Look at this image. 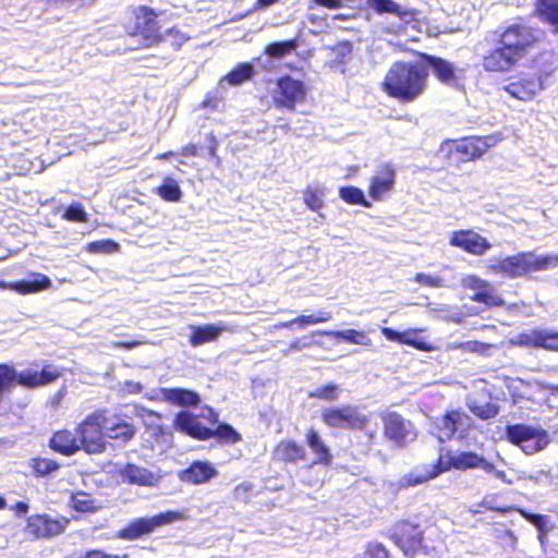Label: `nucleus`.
I'll return each instance as SVG.
<instances>
[{
  "mask_svg": "<svg viewBox=\"0 0 558 558\" xmlns=\"http://www.w3.org/2000/svg\"><path fill=\"white\" fill-rule=\"evenodd\" d=\"M414 281L424 287L440 288L444 280L439 276H432L424 272H417L414 276Z\"/></svg>",
  "mask_w": 558,
  "mask_h": 558,
  "instance_id": "nucleus-54",
  "label": "nucleus"
},
{
  "mask_svg": "<svg viewBox=\"0 0 558 558\" xmlns=\"http://www.w3.org/2000/svg\"><path fill=\"white\" fill-rule=\"evenodd\" d=\"M305 442L314 456L313 464L328 466L331 464L333 456L330 447L325 442L320 434L314 427L305 430Z\"/></svg>",
  "mask_w": 558,
  "mask_h": 558,
  "instance_id": "nucleus-24",
  "label": "nucleus"
},
{
  "mask_svg": "<svg viewBox=\"0 0 558 558\" xmlns=\"http://www.w3.org/2000/svg\"><path fill=\"white\" fill-rule=\"evenodd\" d=\"M255 75L254 66L248 62L238 63L228 74L225 80L232 86H238L246 81H250Z\"/></svg>",
  "mask_w": 558,
  "mask_h": 558,
  "instance_id": "nucleus-41",
  "label": "nucleus"
},
{
  "mask_svg": "<svg viewBox=\"0 0 558 558\" xmlns=\"http://www.w3.org/2000/svg\"><path fill=\"white\" fill-rule=\"evenodd\" d=\"M500 133L488 135H469L451 141L450 154L461 162H470L482 158L490 148L501 142Z\"/></svg>",
  "mask_w": 558,
  "mask_h": 558,
  "instance_id": "nucleus-9",
  "label": "nucleus"
},
{
  "mask_svg": "<svg viewBox=\"0 0 558 558\" xmlns=\"http://www.w3.org/2000/svg\"><path fill=\"white\" fill-rule=\"evenodd\" d=\"M505 435L509 442L519 446L527 454L543 450L550 442L544 428L521 423L507 425Z\"/></svg>",
  "mask_w": 558,
  "mask_h": 558,
  "instance_id": "nucleus-11",
  "label": "nucleus"
},
{
  "mask_svg": "<svg viewBox=\"0 0 558 558\" xmlns=\"http://www.w3.org/2000/svg\"><path fill=\"white\" fill-rule=\"evenodd\" d=\"M452 454L439 456L438 459L430 468L424 466L422 471L418 469L412 470L411 472L403 475L398 482L399 489H408L410 487L424 484L439 474L453 469Z\"/></svg>",
  "mask_w": 558,
  "mask_h": 558,
  "instance_id": "nucleus-16",
  "label": "nucleus"
},
{
  "mask_svg": "<svg viewBox=\"0 0 558 558\" xmlns=\"http://www.w3.org/2000/svg\"><path fill=\"white\" fill-rule=\"evenodd\" d=\"M314 2L327 9H340L342 7V0H314Z\"/></svg>",
  "mask_w": 558,
  "mask_h": 558,
  "instance_id": "nucleus-61",
  "label": "nucleus"
},
{
  "mask_svg": "<svg viewBox=\"0 0 558 558\" xmlns=\"http://www.w3.org/2000/svg\"><path fill=\"white\" fill-rule=\"evenodd\" d=\"M137 426L128 414L111 413L107 409L106 437L120 445H126L134 439Z\"/></svg>",
  "mask_w": 558,
  "mask_h": 558,
  "instance_id": "nucleus-17",
  "label": "nucleus"
},
{
  "mask_svg": "<svg viewBox=\"0 0 558 558\" xmlns=\"http://www.w3.org/2000/svg\"><path fill=\"white\" fill-rule=\"evenodd\" d=\"M332 318L330 312L327 311H318L315 314L311 315H300L290 320L281 323L279 326L282 328H305L308 325L322 324L329 322Z\"/></svg>",
  "mask_w": 558,
  "mask_h": 558,
  "instance_id": "nucleus-36",
  "label": "nucleus"
},
{
  "mask_svg": "<svg viewBox=\"0 0 558 558\" xmlns=\"http://www.w3.org/2000/svg\"><path fill=\"white\" fill-rule=\"evenodd\" d=\"M323 336H330L339 341H344L351 344L371 345L372 341L363 330L347 329V330H328L319 332Z\"/></svg>",
  "mask_w": 558,
  "mask_h": 558,
  "instance_id": "nucleus-35",
  "label": "nucleus"
},
{
  "mask_svg": "<svg viewBox=\"0 0 558 558\" xmlns=\"http://www.w3.org/2000/svg\"><path fill=\"white\" fill-rule=\"evenodd\" d=\"M533 14L558 34V0H534Z\"/></svg>",
  "mask_w": 558,
  "mask_h": 558,
  "instance_id": "nucleus-31",
  "label": "nucleus"
},
{
  "mask_svg": "<svg viewBox=\"0 0 558 558\" xmlns=\"http://www.w3.org/2000/svg\"><path fill=\"white\" fill-rule=\"evenodd\" d=\"M207 137H208V141H209V145H208V148H207L208 156L210 158H217L218 141H217V138L215 137V135L211 132L208 134Z\"/></svg>",
  "mask_w": 558,
  "mask_h": 558,
  "instance_id": "nucleus-60",
  "label": "nucleus"
},
{
  "mask_svg": "<svg viewBox=\"0 0 558 558\" xmlns=\"http://www.w3.org/2000/svg\"><path fill=\"white\" fill-rule=\"evenodd\" d=\"M303 202L313 211L324 207V191L318 187L306 186L303 191Z\"/></svg>",
  "mask_w": 558,
  "mask_h": 558,
  "instance_id": "nucleus-46",
  "label": "nucleus"
},
{
  "mask_svg": "<svg viewBox=\"0 0 558 558\" xmlns=\"http://www.w3.org/2000/svg\"><path fill=\"white\" fill-rule=\"evenodd\" d=\"M425 531L421 523L413 518H402L395 521L387 537L407 558L428 556L434 548L425 541Z\"/></svg>",
  "mask_w": 558,
  "mask_h": 558,
  "instance_id": "nucleus-5",
  "label": "nucleus"
},
{
  "mask_svg": "<svg viewBox=\"0 0 558 558\" xmlns=\"http://www.w3.org/2000/svg\"><path fill=\"white\" fill-rule=\"evenodd\" d=\"M172 427L195 440L205 441L215 438L219 444L234 445L242 440L241 434L229 423H219V414L210 407L204 408L199 414L179 411L173 418Z\"/></svg>",
  "mask_w": 558,
  "mask_h": 558,
  "instance_id": "nucleus-3",
  "label": "nucleus"
},
{
  "mask_svg": "<svg viewBox=\"0 0 558 558\" xmlns=\"http://www.w3.org/2000/svg\"><path fill=\"white\" fill-rule=\"evenodd\" d=\"M453 469L464 471L469 469L483 468L486 471L494 469L493 463L488 462L483 456L473 451H461L452 454Z\"/></svg>",
  "mask_w": 558,
  "mask_h": 558,
  "instance_id": "nucleus-33",
  "label": "nucleus"
},
{
  "mask_svg": "<svg viewBox=\"0 0 558 558\" xmlns=\"http://www.w3.org/2000/svg\"><path fill=\"white\" fill-rule=\"evenodd\" d=\"M90 253H114L120 248L119 243L111 239L89 242L86 246Z\"/></svg>",
  "mask_w": 558,
  "mask_h": 558,
  "instance_id": "nucleus-50",
  "label": "nucleus"
},
{
  "mask_svg": "<svg viewBox=\"0 0 558 558\" xmlns=\"http://www.w3.org/2000/svg\"><path fill=\"white\" fill-rule=\"evenodd\" d=\"M227 330L225 326L217 325H204L193 327V330L189 337V341L193 347L201 345L206 342L215 341L220 332Z\"/></svg>",
  "mask_w": 558,
  "mask_h": 558,
  "instance_id": "nucleus-34",
  "label": "nucleus"
},
{
  "mask_svg": "<svg viewBox=\"0 0 558 558\" xmlns=\"http://www.w3.org/2000/svg\"><path fill=\"white\" fill-rule=\"evenodd\" d=\"M184 519L185 515L178 510H167L153 517L136 518L119 530L118 537L128 541H135L153 533L160 526Z\"/></svg>",
  "mask_w": 558,
  "mask_h": 558,
  "instance_id": "nucleus-10",
  "label": "nucleus"
},
{
  "mask_svg": "<svg viewBox=\"0 0 558 558\" xmlns=\"http://www.w3.org/2000/svg\"><path fill=\"white\" fill-rule=\"evenodd\" d=\"M319 332L320 331H315V332H312L310 335H305V336H302L300 338H296V339L292 340L289 343V350L290 351H299V350L308 348L314 342V336L316 333L320 335Z\"/></svg>",
  "mask_w": 558,
  "mask_h": 558,
  "instance_id": "nucleus-55",
  "label": "nucleus"
},
{
  "mask_svg": "<svg viewBox=\"0 0 558 558\" xmlns=\"http://www.w3.org/2000/svg\"><path fill=\"white\" fill-rule=\"evenodd\" d=\"M449 244L474 256H482L492 247V243L485 236L472 229L452 231L450 233Z\"/></svg>",
  "mask_w": 558,
  "mask_h": 558,
  "instance_id": "nucleus-18",
  "label": "nucleus"
},
{
  "mask_svg": "<svg viewBox=\"0 0 558 558\" xmlns=\"http://www.w3.org/2000/svg\"><path fill=\"white\" fill-rule=\"evenodd\" d=\"M162 34L170 37V44L175 50L180 49L186 41L190 40V36L182 32L177 25L168 28Z\"/></svg>",
  "mask_w": 558,
  "mask_h": 558,
  "instance_id": "nucleus-53",
  "label": "nucleus"
},
{
  "mask_svg": "<svg viewBox=\"0 0 558 558\" xmlns=\"http://www.w3.org/2000/svg\"><path fill=\"white\" fill-rule=\"evenodd\" d=\"M341 393L340 387L335 383H327L322 386H318L314 390H311L307 396L311 399L325 400V401H336Z\"/></svg>",
  "mask_w": 558,
  "mask_h": 558,
  "instance_id": "nucleus-44",
  "label": "nucleus"
},
{
  "mask_svg": "<svg viewBox=\"0 0 558 558\" xmlns=\"http://www.w3.org/2000/svg\"><path fill=\"white\" fill-rule=\"evenodd\" d=\"M28 509L29 506L25 501H16L14 505L10 507V510L20 517L25 515L28 512Z\"/></svg>",
  "mask_w": 558,
  "mask_h": 558,
  "instance_id": "nucleus-59",
  "label": "nucleus"
},
{
  "mask_svg": "<svg viewBox=\"0 0 558 558\" xmlns=\"http://www.w3.org/2000/svg\"><path fill=\"white\" fill-rule=\"evenodd\" d=\"M131 17L132 21L123 26L124 32L131 37L140 36L143 47H158L165 41L155 9L145 4L137 5L132 9Z\"/></svg>",
  "mask_w": 558,
  "mask_h": 558,
  "instance_id": "nucleus-7",
  "label": "nucleus"
},
{
  "mask_svg": "<svg viewBox=\"0 0 558 558\" xmlns=\"http://www.w3.org/2000/svg\"><path fill=\"white\" fill-rule=\"evenodd\" d=\"M274 456L284 463H295L306 459V451L295 439L288 438L280 440L274 448Z\"/></svg>",
  "mask_w": 558,
  "mask_h": 558,
  "instance_id": "nucleus-29",
  "label": "nucleus"
},
{
  "mask_svg": "<svg viewBox=\"0 0 558 558\" xmlns=\"http://www.w3.org/2000/svg\"><path fill=\"white\" fill-rule=\"evenodd\" d=\"M300 45L298 37L282 41H272L265 46L264 53L270 58L281 59L291 54Z\"/></svg>",
  "mask_w": 558,
  "mask_h": 558,
  "instance_id": "nucleus-37",
  "label": "nucleus"
},
{
  "mask_svg": "<svg viewBox=\"0 0 558 558\" xmlns=\"http://www.w3.org/2000/svg\"><path fill=\"white\" fill-rule=\"evenodd\" d=\"M140 343L141 342L136 341V340H133V341H121V342H117L116 347L117 348H122V349H132L134 347H137Z\"/></svg>",
  "mask_w": 558,
  "mask_h": 558,
  "instance_id": "nucleus-63",
  "label": "nucleus"
},
{
  "mask_svg": "<svg viewBox=\"0 0 558 558\" xmlns=\"http://www.w3.org/2000/svg\"><path fill=\"white\" fill-rule=\"evenodd\" d=\"M469 418L466 413L460 409L447 411L435 421V429L439 440H450L454 437L458 427Z\"/></svg>",
  "mask_w": 558,
  "mask_h": 558,
  "instance_id": "nucleus-23",
  "label": "nucleus"
},
{
  "mask_svg": "<svg viewBox=\"0 0 558 558\" xmlns=\"http://www.w3.org/2000/svg\"><path fill=\"white\" fill-rule=\"evenodd\" d=\"M218 475L215 465L206 460L193 461L187 468L179 472V478L183 483L202 485L208 483Z\"/></svg>",
  "mask_w": 558,
  "mask_h": 558,
  "instance_id": "nucleus-21",
  "label": "nucleus"
},
{
  "mask_svg": "<svg viewBox=\"0 0 558 558\" xmlns=\"http://www.w3.org/2000/svg\"><path fill=\"white\" fill-rule=\"evenodd\" d=\"M62 218L72 222H86L88 215L81 203L73 202L64 209Z\"/></svg>",
  "mask_w": 558,
  "mask_h": 558,
  "instance_id": "nucleus-49",
  "label": "nucleus"
},
{
  "mask_svg": "<svg viewBox=\"0 0 558 558\" xmlns=\"http://www.w3.org/2000/svg\"><path fill=\"white\" fill-rule=\"evenodd\" d=\"M519 342L531 348H543L548 351L558 352V332L533 329L529 332L520 333Z\"/></svg>",
  "mask_w": 558,
  "mask_h": 558,
  "instance_id": "nucleus-27",
  "label": "nucleus"
},
{
  "mask_svg": "<svg viewBox=\"0 0 558 558\" xmlns=\"http://www.w3.org/2000/svg\"><path fill=\"white\" fill-rule=\"evenodd\" d=\"M490 347H492L490 344L484 343L481 341L469 342V348L471 349V351H474V352H485Z\"/></svg>",
  "mask_w": 558,
  "mask_h": 558,
  "instance_id": "nucleus-62",
  "label": "nucleus"
},
{
  "mask_svg": "<svg viewBox=\"0 0 558 558\" xmlns=\"http://www.w3.org/2000/svg\"><path fill=\"white\" fill-rule=\"evenodd\" d=\"M278 0H257V5L259 8H265V7H269V5L274 4Z\"/></svg>",
  "mask_w": 558,
  "mask_h": 558,
  "instance_id": "nucleus-64",
  "label": "nucleus"
},
{
  "mask_svg": "<svg viewBox=\"0 0 558 558\" xmlns=\"http://www.w3.org/2000/svg\"><path fill=\"white\" fill-rule=\"evenodd\" d=\"M522 518L532 523L541 533L545 535L548 532V517L545 514L532 513L524 508H517Z\"/></svg>",
  "mask_w": 558,
  "mask_h": 558,
  "instance_id": "nucleus-48",
  "label": "nucleus"
},
{
  "mask_svg": "<svg viewBox=\"0 0 558 558\" xmlns=\"http://www.w3.org/2000/svg\"><path fill=\"white\" fill-rule=\"evenodd\" d=\"M69 521L65 517L52 518L47 513H36L27 518L25 531L36 539L52 538L63 533Z\"/></svg>",
  "mask_w": 558,
  "mask_h": 558,
  "instance_id": "nucleus-15",
  "label": "nucleus"
},
{
  "mask_svg": "<svg viewBox=\"0 0 558 558\" xmlns=\"http://www.w3.org/2000/svg\"><path fill=\"white\" fill-rule=\"evenodd\" d=\"M537 31L520 21L502 28L496 45L482 57V68L488 73H507L518 66L537 46Z\"/></svg>",
  "mask_w": 558,
  "mask_h": 558,
  "instance_id": "nucleus-1",
  "label": "nucleus"
},
{
  "mask_svg": "<svg viewBox=\"0 0 558 558\" xmlns=\"http://www.w3.org/2000/svg\"><path fill=\"white\" fill-rule=\"evenodd\" d=\"M366 558H391L390 550L380 542L372 541L365 545L364 550Z\"/></svg>",
  "mask_w": 558,
  "mask_h": 558,
  "instance_id": "nucleus-51",
  "label": "nucleus"
},
{
  "mask_svg": "<svg viewBox=\"0 0 558 558\" xmlns=\"http://www.w3.org/2000/svg\"><path fill=\"white\" fill-rule=\"evenodd\" d=\"M462 286L464 289L472 290L474 293H480L485 288H489V281L477 275H466L462 279Z\"/></svg>",
  "mask_w": 558,
  "mask_h": 558,
  "instance_id": "nucleus-52",
  "label": "nucleus"
},
{
  "mask_svg": "<svg viewBox=\"0 0 558 558\" xmlns=\"http://www.w3.org/2000/svg\"><path fill=\"white\" fill-rule=\"evenodd\" d=\"M119 474L122 482L129 485L154 486L158 481L151 471L134 463H126Z\"/></svg>",
  "mask_w": 558,
  "mask_h": 558,
  "instance_id": "nucleus-28",
  "label": "nucleus"
},
{
  "mask_svg": "<svg viewBox=\"0 0 558 558\" xmlns=\"http://www.w3.org/2000/svg\"><path fill=\"white\" fill-rule=\"evenodd\" d=\"M253 490V484L251 483H241L238 484L232 492L233 498L235 500H241L244 502L250 501V494Z\"/></svg>",
  "mask_w": 558,
  "mask_h": 558,
  "instance_id": "nucleus-56",
  "label": "nucleus"
},
{
  "mask_svg": "<svg viewBox=\"0 0 558 558\" xmlns=\"http://www.w3.org/2000/svg\"><path fill=\"white\" fill-rule=\"evenodd\" d=\"M161 395L167 402L180 407H194L201 402L197 392L181 387L163 388Z\"/></svg>",
  "mask_w": 558,
  "mask_h": 558,
  "instance_id": "nucleus-32",
  "label": "nucleus"
},
{
  "mask_svg": "<svg viewBox=\"0 0 558 558\" xmlns=\"http://www.w3.org/2000/svg\"><path fill=\"white\" fill-rule=\"evenodd\" d=\"M306 86L301 80L286 74L277 78L272 102L279 109L295 110L298 104L305 100Z\"/></svg>",
  "mask_w": 558,
  "mask_h": 558,
  "instance_id": "nucleus-13",
  "label": "nucleus"
},
{
  "mask_svg": "<svg viewBox=\"0 0 558 558\" xmlns=\"http://www.w3.org/2000/svg\"><path fill=\"white\" fill-rule=\"evenodd\" d=\"M70 504L71 507L78 512H95L97 510L95 500L85 492H76L72 494Z\"/></svg>",
  "mask_w": 558,
  "mask_h": 558,
  "instance_id": "nucleus-45",
  "label": "nucleus"
},
{
  "mask_svg": "<svg viewBox=\"0 0 558 558\" xmlns=\"http://www.w3.org/2000/svg\"><path fill=\"white\" fill-rule=\"evenodd\" d=\"M545 78L544 72L524 73L505 85L502 89L514 99L530 101L545 88Z\"/></svg>",
  "mask_w": 558,
  "mask_h": 558,
  "instance_id": "nucleus-14",
  "label": "nucleus"
},
{
  "mask_svg": "<svg viewBox=\"0 0 558 558\" xmlns=\"http://www.w3.org/2000/svg\"><path fill=\"white\" fill-rule=\"evenodd\" d=\"M558 266V254L537 255L534 251H520L515 254L495 257L485 266L486 272L506 279L531 277L534 272Z\"/></svg>",
  "mask_w": 558,
  "mask_h": 558,
  "instance_id": "nucleus-4",
  "label": "nucleus"
},
{
  "mask_svg": "<svg viewBox=\"0 0 558 558\" xmlns=\"http://www.w3.org/2000/svg\"><path fill=\"white\" fill-rule=\"evenodd\" d=\"M352 44L349 40L340 41L330 47V53L332 56L330 60V66L337 68L347 63L352 54Z\"/></svg>",
  "mask_w": 558,
  "mask_h": 558,
  "instance_id": "nucleus-43",
  "label": "nucleus"
},
{
  "mask_svg": "<svg viewBox=\"0 0 558 558\" xmlns=\"http://www.w3.org/2000/svg\"><path fill=\"white\" fill-rule=\"evenodd\" d=\"M107 409L99 408L88 413L75 427L82 450L88 454L104 453L108 448L106 437Z\"/></svg>",
  "mask_w": 558,
  "mask_h": 558,
  "instance_id": "nucleus-6",
  "label": "nucleus"
},
{
  "mask_svg": "<svg viewBox=\"0 0 558 558\" xmlns=\"http://www.w3.org/2000/svg\"><path fill=\"white\" fill-rule=\"evenodd\" d=\"M470 300L485 305L488 308L500 307L505 304V300L496 288L489 282V288H485L480 293L470 295Z\"/></svg>",
  "mask_w": 558,
  "mask_h": 558,
  "instance_id": "nucleus-40",
  "label": "nucleus"
},
{
  "mask_svg": "<svg viewBox=\"0 0 558 558\" xmlns=\"http://www.w3.org/2000/svg\"><path fill=\"white\" fill-rule=\"evenodd\" d=\"M383 424V436L397 447H405L409 442L416 440L417 430L414 424L396 411L380 413Z\"/></svg>",
  "mask_w": 558,
  "mask_h": 558,
  "instance_id": "nucleus-12",
  "label": "nucleus"
},
{
  "mask_svg": "<svg viewBox=\"0 0 558 558\" xmlns=\"http://www.w3.org/2000/svg\"><path fill=\"white\" fill-rule=\"evenodd\" d=\"M366 4L377 14L390 13L405 23L417 21L418 11L416 9L402 7L393 0H366Z\"/></svg>",
  "mask_w": 558,
  "mask_h": 558,
  "instance_id": "nucleus-25",
  "label": "nucleus"
},
{
  "mask_svg": "<svg viewBox=\"0 0 558 558\" xmlns=\"http://www.w3.org/2000/svg\"><path fill=\"white\" fill-rule=\"evenodd\" d=\"M340 198L349 205H361L369 208L372 204L365 198L363 191L354 185H344L339 189Z\"/></svg>",
  "mask_w": 558,
  "mask_h": 558,
  "instance_id": "nucleus-42",
  "label": "nucleus"
},
{
  "mask_svg": "<svg viewBox=\"0 0 558 558\" xmlns=\"http://www.w3.org/2000/svg\"><path fill=\"white\" fill-rule=\"evenodd\" d=\"M429 71L421 61H395L387 70L381 89L401 104L418 99L428 87Z\"/></svg>",
  "mask_w": 558,
  "mask_h": 558,
  "instance_id": "nucleus-2",
  "label": "nucleus"
},
{
  "mask_svg": "<svg viewBox=\"0 0 558 558\" xmlns=\"http://www.w3.org/2000/svg\"><path fill=\"white\" fill-rule=\"evenodd\" d=\"M470 411L481 420H490L498 415L499 407L495 402L473 403Z\"/></svg>",
  "mask_w": 558,
  "mask_h": 558,
  "instance_id": "nucleus-47",
  "label": "nucleus"
},
{
  "mask_svg": "<svg viewBox=\"0 0 558 558\" xmlns=\"http://www.w3.org/2000/svg\"><path fill=\"white\" fill-rule=\"evenodd\" d=\"M82 558H119V556L106 554L101 549H90L85 551Z\"/></svg>",
  "mask_w": 558,
  "mask_h": 558,
  "instance_id": "nucleus-57",
  "label": "nucleus"
},
{
  "mask_svg": "<svg viewBox=\"0 0 558 558\" xmlns=\"http://www.w3.org/2000/svg\"><path fill=\"white\" fill-rule=\"evenodd\" d=\"M33 476L39 478L45 477L60 469V463L50 458L33 457L28 461Z\"/></svg>",
  "mask_w": 558,
  "mask_h": 558,
  "instance_id": "nucleus-38",
  "label": "nucleus"
},
{
  "mask_svg": "<svg viewBox=\"0 0 558 558\" xmlns=\"http://www.w3.org/2000/svg\"><path fill=\"white\" fill-rule=\"evenodd\" d=\"M155 193L163 201L177 203L182 198V190L179 183L171 177H165Z\"/></svg>",
  "mask_w": 558,
  "mask_h": 558,
  "instance_id": "nucleus-39",
  "label": "nucleus"
},
{
  "mask_svg": "<svg viewBox=\"0 0 558 558\" xmlns=\"http://www.w3.org/2000/svg\"><path fill=\"white\" fill-rule=\"evenodd\" d=\"M320 420L329 428L343 430H363L369 421L366 414L352 404L324 408L320 412Z\"/></svg>",
  "mask_w": 558,
  "mask_h": 558,
  "instance_id": "nucleus-8",
  "label": "nucleus"
},
{
  "mask_svg": "<svg viewBox=\"0 0 558 558\" xmlns=\"http://www.w3.org/2000/svg\"><path fill=\"white\" fill-rule=\"evenodd\" d=\"M416 56L425 66H430L433 74L440 83L450 85L456 82V69L451 62L426 52H416Z\"/></svg>",
  "mask_w": 558,
  "mask_h": 558,
  "instance_id": "nucleus-22",
  "label": "nucleus"
},
{
  "mask_svg": "<svg viewBox=\"0 0 558 558\" xmlns=\"http://www.w3.org/2000/svg\"><path fill=\"white\" fill-rule=\"evenodd\" d=\"M180 154L185 157L198 156L201 154V148L196 144L189 143L181 148Z\"/></svg>",
  "mask_w": 558,
  "mask_h": 558,
  "instance_id": "nucleus-58",
  "label": "nucleus"
},
{
  "mask_svg": "<svg viewBox=\"0 0 558 558\" xmlns=\"http://www.w3.org/2000/svg\"><path fill=\"white\" fill-rule=\"evenodd\" d=\"M421 329L409 328L404 331H398L390 327H383L381 333L389 341L405 344L423 352H432L435 345L423 337H420Z\"/></svg>",
  "mask_w": 558,
  "mask_h": 558,
  "instance_id": "nucleus-20",
  "label": "nucleus"
},
{
  "mask_svg": "<svg viewBox=\"0 0 558 558\" xmlns=\"http://www.w3.org/2000/svg\"><path fill=\"white\" fill-rule=\"evenodd\" d=\"M396 170L391 163L385 162L376 167L369 179L368 195L375 201H383L393 190Z\"/></svg>",
  "mask_w": 558,
  "mask_h": 558,
  "instance_id": "nucleus-19",
  "label": "nucleus"
},
{
  "mask_svg": "<svg viewBox=\"0 0 558 558\" xmlns=\"http://www.w3.org/2000/svg\"><path fill=\"white\" fill-rule=\"evenodd\" d=\"M49 448L64 457H71L82 449L76 434L69 429L56 430L48 441Z\"/></svg>",
  "mask_w": 558,
  "mask_h": 558,
  "instance_id": "nucleus-26",
  "label": "nucleus"
},
{
  "mask_svg": "<svg viewBox=\"0 0 558 558\" xmlns=\"http://www.w3.org/2000/svg\"><path fill=\"white\" fill-rule=\"evenodd\" d=\"M51 286L48 276L41 272H31L27 279L12 281L11 290L21 294H33L47 290Z\"/></svg>",
  "mask_w": 558,
  "mask_h": 558,
  "instance_id": "nucleus-30",
  "label": "nucleus"
}]
</instances>
